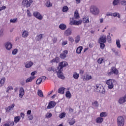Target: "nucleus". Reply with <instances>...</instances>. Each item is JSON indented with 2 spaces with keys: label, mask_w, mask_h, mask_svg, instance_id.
Listing matches in <instances>:
<instances>
[{
  "label": "nucleus",
  "mask_w": 126,
  "mask_h": 126,
  "mask_svg": "<svg viewBox=\"0 0 126 126\" xmlns=\"http://www.w3.org/2000/svg\"><path fill=\"white\" fill-rule=\"evenodd\" d=\"M67 64L66 62H62L59 63V66L57 67V69H52V70H53L54 72L57 73V75L59 78H61V79H64V76L62 71H63V68L66 66Z\"/></svg>",
  "instance_id": "obj_1"
},
{
  "label": "nucleus",
  "mask_w": 126,
  "mask_h": 126,
  "mask_svg": "<svg viewBox=\"0 0 126 126\" xmlns=\"http://www.w3.org/2000/svg\"><path fill=\"white\" fill-rule=\"evenodd\" d=\"M95 90L96 92L98 93H102V94H104L105 89L103 86L101 84H97L94 86Z\"/></svg>",
  "instance_id": "obj_2"
},
{
  "label": "nucleus",
  "mask_w": 126,
  "mask_h": 126,
  "mask_svg": "<svg viewBox=\"0 0 126 126\" xmlns=\"http://www.w3.org/2000/svg\"><path fill=\"white\" fill-rule=\"evenodd\" d=\"M90 12L94 14V15H98L100 13V11L97 7L91 6L90 7Z\"/></svg>",
  "instance_id": "obj_3"
},
{
  "label": "nucleus",
  "mask_w": 126,
  "mask_h": 126,
  "mask_svg": "<svg viewBox=\"0 0 126 126\" xmlns=\"http://www.w3.org/2000/svg\"><path fill=\"white\" fill-rule=\"evenodd\" d=\"M118 126H125V118L123 116H119L117 120Z\"/></svg>",
  "instance_id": "obj_4"
},
{
  "label": "nucleus",
  "mask_w": 126,
  "mask_h": 126,
  "mask_svg": "<svg viewBox=\"0 0 126 126\" xmlns=\"http://www.w3.org/2000/svg\"><path fill=\"white\" fill-rule=\"evenodd\" d=\"M116 82V81L114 79H110L106 81V84L108 86L109 89H113L114 88V84Z\"/></svg>",
  "instance_id": "obj_5"
},
{
  "label": "nucleus",
  "mask_w": 126,
  "mask_h": 126,
  "mask_svg": "<svg viewBox=\"0 0 126 126\" xmlns=\"http://www.w3.org/2000/svg\"><path fill=\"white\" fill-rule=\"evenodd\" d=\"M81 23H82V21L81 20L76 21L74 20V18H70L69 23L70 25H75L76 26H77L80 25Z\"/></svg>",
  "instance_id": "obj_6"
},
{
  "label": "nucleus",
  "mask_w": 126,
  "mask_h": 126,
  "mask_svg": "<svg viewBox=\"0 0 126 126\" xmlns=\"http://www.w3.org/2000/svg\"><path fill=\"white\" fill-rule=\"evenodd\" d=\"M33 2L32 0H23L22 4L24 6H26V7H30V6L31 4H32V3Z\"/></svg>",
  "instance_id": "obj_7"
},
{
  "label": "nucleus",
  "mask_w": 126,
  "mask_h": 126,
  "mask_svg": "<svg viewBox=\"0 0 126 126\" xmlns=\"http://www.w3.org/2000/svg\"><path fill=\"white\" fill-rule=\"evenodd\" d=\"M33 16L35 17V18H37V19H38V20H42L44 17L38 11L33 12Z\"/></svg>",
  "instance_id": "obj_8"
},
{
  "label": "nucleus",
  "mask_w": 126,
  "mask_h": 126,
  "mask_svg": "<svg viewBox=\"0 0 126 126\" xmlns=\"http://www.w3.org/2000/svg\"><path fill=\"white\" fill-rule=\"evenodd\" d=\"M46 77L45 76H42L40 78H38L36 81V84L37 85H39L42 83V82H44L45 80H46Z\"/></svg>",
  "instance_id": "obj_9"
},
{
  "label": "nucleus",
  "mask_w": 126,
  "mask_h": 126,
  "mask_svg": "<svg viewBox=\"0 0 126 126\" xmlns=\"http://www.w3.org/2000/svg\"><path fill=\"white\" fill-rule=\"evenodd\" d=\"M113 73H114V74H119V70L117 69L115 67H113L111 68V71L108 73V75H111V74H113Z\"/></svg>",
  "instance_id": "obj_10"
},
{
  "label": "nucleus",
  "mask_w": 126,
  "mask_h": 126,
  "mask_svg": "<svg viewBox=\"0 0 126 126\" xmlns=\"http://www.w3.org/2000/svg\"><path fill=\"white\" fill-rule=\"evenodd\" d=\"M5 48L7 51H10L11 49H12V44L9 42H7L4 43Z\"/></svg>",
  "instance_id": "obj_11"
},
{
  "label": "nucleus",
  "mask_w": 126,
  "mask_h": 126,
  "mask_svg": "<svg viewBox=\"0 0 126 126\" xmlns=\"http://www.w3.org/2000/svg\"><path fill=\"white\" fill-rule=\"evenodd\" d=\"M15 107V104L14 103L12 104L11 105L9 106L8 107L5 108V111L6 113H9L10 111H12L13 110V108Z\"/></svg>",
  "instance_id": "obj_12"
},
{
  "label": "nucleus",
  "mask_w": 126,
  "mask_h": 126,
  "mask_svg": "<svg viewBox=\"0 0 126 126\" xmlns=\"http://www.w3.org/2000/svg\"><path fill=\"white\" fill-rule=\"evenodd\" d=\"M83 81H88L90 79H92V76L90 75L87 74L86 76H84L82 77Z\"/></svg>",
  "instance_id": "obj_13"
},
{
  "label": "nucleus",
  "mask_w": 126,
  "mask_h": 126,
  "mask_svg": "<svg viewBox=\"0 0 126 126\" xmlns=\"http://www.w3.org/2000/svg\"><path fill=\"white\" fill-rule=\"evenodd\" d=\"M31 113H32V111H31V110H28L27 112V115L29 116L28 119L29 120H30V121H32V120L34 119V116H33L32 114H31Z\"/></svg>",
  "instance_id": "obj_14"
},
{
  "label": "nucleus",
  "mask_w": 126,
  "mask_h": 126,
  "mask_svg": "<svg viewBox=\"0 0 126 126\" xmlns=\"http://www.w3.org/2000/svg\"><path fill=\"white\" fill-rule=\"evenodd\" d=\"M24 94H25V92L24 91V89L21 87L19 90V96L20 98H22L23 96H24Z\"/></svg>",
  "instance_id": "obj_15"
},
{
  "label": "nucleus",
  "mask_w": 126,
  "mask_h": 126,
  "mask_svg": "<svg viewBox=\"0 0 126 126\" xmlns=\"http://www.w3.org/2000/svg\"><path fill=\"white\" fill-rule=\"evenodd\" d=\"M107 42V37L106 36H101L98 39V43H106Z\"/></svg>",
  "instance_id": "obj_16"
},
{
  "label": "nucleus",
  "mask_w": 126,
  "mask_h": 126,
  "mask_svg": "<svg viewBox=\"0 0 126 126\" xmlns=\"http://www.w3.org/2000/svg\"><path fill=\"white\" fill-rule=\"evenodd\" d=\"M68 54V51L67 50H64L63 53L60 54L61 59H65L66 58V55Z\"/></svg>",
  "instance_id": "obj_17"
},
{
  "label": "nucleus",
  "mask_w": 126,
  "mask_h": 126,
  "mask_svg": "<svg viewBox=\"0 0 126 126\" xmlns=\"http://www.w3.org/2000/svg\"><path fill=\"white\" fill-rule=\"evenodd\" d=\"M67 122L70 126H73L75 124V119L74 118H70L68 120Z\"/></svg>",
  "instance_id": "obj_18"
},
{
  "label": "nucleus",
  "mask_w": 126,
  "mask_h": 126,
  "mask_svg": "<svg viewBox=\"0 0 126 126\" xmlns=\"http://www.w3.org/2000/svg\"><path fill=\"white\" fill-rule=\"evenodd\" d=\"M56 102L54 101H51L49 102L48 106H47V109H52V108H54L55 106H56Z\"/></svg>",
  "instance_id": "obj_19"
},
{
  "label": "nucleus",
  "mask_w": 126,
  "mask_h": 126,
  "mask_svg": "<svg viewBox=\"0 0 126 126\" xmlns=\"http://www.w3.org/2000/svg\"><path fill=\"white\" fill-rule=\"evenodd\" d=\"M45 5L46 7H52L53 6V3L51 2L50 0H47L45 2Z\"/></svg>",
  "instance_id": "obj_20"
},
{
  "label": "nucleus",
  "mask_w": 126,
  "mask_h": 126,
  "mask_svg": "<svg viewBox=\"0 0 126 126\" xmlns=\"http://www.w3.org/2000/svg\"><path fill=\"white\" fill-rule=\"evenodd\" d=\"M5 80H6V79L4 77L1 78L0 79V87H2V86L4 85V84L5 83Z\"/></svg>",
  "instance_id": "obj_21"
},
{
  "label": "nucleus",
  "mask_w": 126,
  "mask_h": 126,
  "mask_svg": "<svg viewBox=\"0 0 126 126\" xmlns=\"http://www.w3.org/2000/svg\"><path fill=\"white\" fill-rule=\"evenodd\" d=\"M72 33L71 29L69 28L64 32V34L66 36H70V34Z\"/></svg>",
  "instance_id": "obj_22"
},
{
  "label": "nucleus",
  "mask_w": 126,
  "mask_h": 126,
  "mask_svg": "<svg viewBox=\"0 0 126 126\" xmlns=\"http://www.w3.org/2000/svg\"><path fill=\"white\" fill-rule=\"evenodd\" d=\"M29 35V32L27 31H24L22 33V36L23 38H27Z\"/></svg>",
  "instance_id": "obj_23"
},
{
  "label": "nucleus",
  "mask_w": 126,
  "mask_h": 126,
  "mask_svg": "<svg viewBox=\"0 0 126 126\" xmlns=\"http://www.w3.org/2000/svg\"><path fill=\"white\" fill-rule=\"evenodd\" d=\"M104 121V119L102 117H98L96 119L95 122L97 124H102L103 122Z\"/></svg>",
  "instance_id": "obj_24"
},
{
  "label": "nucleus",
  "mask_w": 126,
  "mask_h": 126,
  "mask_svg": "<svg viewBox=\"0 0 126 126\" xmlns=\"http://www.w3.org/2000/svg\"><path fill=\"white\" fill-rule=\"evenodd\" d=\"M34 79H35V76H31L28 78L26 80V83H29V82H32V81H33V80H34Z\"/></svg>",
  "instance_id": "obj_25"
},
{
  "label": "nucleus",
  "mask_w": 126,
  "mask_h": 126,
  "mask_svg": "<svg viewBox=\"0 0 126 126\" xmlns=\"http://www.w3.org/2000/svg\"><path fill=\"white\" fill-rule=\"evenodd\" d=\"M125 102H126V94L124 97L120 98L119 100V103H120V104H123V103H125Z\"/></svg>",
  "instance_id": "obj_26"
},
{
  "label": "nucleus",
  "mask_w": 126,
  "mask_h": 126,
  "mask_svg": "<svg viewBox=\"0 0 126 126\" xmlns=\"http://www.w3.org/2000/svg\"><path fill=\"white\" fill-rule=\"evenodd\" d=\"M33 62H27L26 65H25V67H26V68H29L30 67H31V66H32V65H33Z\"/></svg>",
  "instance_id": "obj_27"
},
{
  "label": "nucleus",
  "mask_w": 126,
  "mask_h": 126,
  "mask_svg": "<svg viewBox=\"0 0 126 126\" xmlns=\"http://www.w3.org/2000/svg\"><path fill=\"white\" fill-rule=\"evenodd\" d=\"M50 63H60V58L56 57V58L51 60Z\"/></svg>",
  "instance_id": "obj_28"
},
{
  "label": "nucleus",
  "mask_w": 126,
  "mask_h": 126,
  "mask_svg": "<svg viewBox=\"0 0 126 126\" xmlns=\"http://www.w3.org/2000/svg\"><path fill=\"white\" fill-rule=\"evenodd\" d=\"M65 88H64V87H61L60 88L58 89V93H59L60 94H64V90H65Z\"/></svg>",
  "instance_id": "obj_29"
},
{
  "label": "nucleus",
  "mask_w": 126,
  "mask_h": 126,
  "mask_svg": "<svg viewBox=\"0 0 126 126\" xmlns=\"http://www.w3.org/2000/svg\"><path fill=\"white\" fill-rule=\"evenodd\" d=\"M82 50H83V47L82 46H79L77 48L76 52L78 55H79L80 54H81V52L82 51Z\"/></svg>",
  "instance_id": "obj_30"
},
{
  "label": "nucleus",
  "mask_w": 126,
  "mask_h": 126,
  "mask_svg": "<svg viewBox=\"0 0 126 126\" xmlns=\"http://www.w3.org/2000/svg\"><path fill=\"white\" fill-rule=\"evenodd\" d=\"M20 120H21L20 116H16L14 117V122L15 124H17V123H19Z\"/></svg>",
  "instance_id": "obj_31"
},
{
  "label": "nucleus",
  "mask_w": 126,
  "mask_h": 126,
  "mask_svg": "<svg viewBox=\"0 0 126 126\" xmlns=\"http://www.w3.org/2000/svg\"><path fill=\"white\" fill-rule=\"evenodd\" d=\"M71 94L70 93V92L69 91H66L65 93V97L67 99H70L71 98Z\"/></svg>",
  "instance_id": "obj_32"
},
{
  "label": "nucleus",
  "mask_w": 126,
  "mask_h": 126,
  "mask_svg": "<svg viewBox=\"0 0 126 126\" xmlns=\"http://www.w3.org/2000/svg\"><path fill=\"white\" fill-rule=\"evenodd\" d=\"M83 22L84 23H89V17L85 16L83 18Z\"/></svg>",
  "instance_id": "obj_33"
},
{
  "label": "nucleus",
  "mask_w": 126,
  "mask_h": 126,
  "mask_svg": "<svg viewBox=\"0 0 126 126\" xmlns=\"http://www.w3.org/2000/svg\"><path fill=\"white\" fill-rule=\"evenodd\" d=\"M59 28L61 30H65V29H66V25L63 24H61L59 25Z\"/></svg>",
  "instance_id": "obj_34"
},
{
  "label": "nucleus",
  "mask_w": 126,
  "mask_h": 126,
  "mask_svg": "<svg viewBox=\"0 0 126 126\" xmlns=\"http://www.w3.org/2000/svg\"><path fill=\"white\" fill-rule=\"evenodd\" d=\"M92 106L93 108H98V107H99V103H98V101H95L94 102H93Z\"/></svg>",
  "instance_id": "obj_35"
},
{
  "label": "nucleus",
  "mask_w": 126,
  "mask_h": 126,
  "mask_svg": "<svg viewBox=\"0 0 126 126\" xmlns=\"http://www.w3.org/2000/svg\"><path fill=\"white\" fill-rule=\"evenodd\" d=\"M44 34H40L36 36V39L37 41H41L42 39H43V36Z\"/></svg>",
  "instance_id": "obj_36"
},
{
  "label": "nucleus",
  "mask_w": 126,
  "mask_h": 126,
  "mask_svg": "<svg viewBox=\"0 0 126 126\" xmlns=\"http://www.w3.org/2000/svg\"><path fill=\"white\" fill-rule=\"evenodd\" d=\"M116 46L118 49H121L122 46L121 45V43L120 42V39H117L116 40Z\"/></svg>",
  "instance_id": "obj_37"
},
{
  "label": "nucleus",
  "mask_w": 126,
  "mask_h": 126,
  "mask_svg": "<svg viewBox=\"0 0 126 126\" xmlns=\"http://www.w3.org/2000/svg\"><path fill=\"white\" fill-rule=\"evenodd\" d=\"M73 78H74V79H78V78H79V74L76 72L73 73Z\"/></svg>",
  "instance_id": "obj_38"
},
{
  "label": "nucleus",
  "mask_w": 126,
  "mask_h": 126,
  "mask_svg": "<svg viewBox=\"0 0 126 126\" xmlns=\"http://www.w3.org/2000/svg\"><path fill=\"white\" fill-rule=\"evenodd\" d=\"M120 2H121V0H114L113 1V5H118V4H120Z\"/></svg>",
  "instance_id": "obj_39"
},
{
  "label": "nucleus",
  "mask_w": 126,
  "mask_h": 126,
  "mask_svg": "<svg viewBox=\"0 0 126 126\" xmlns=\"http://www.w3.org/2000/svg\"><path fill=\"white\" fill-rule=\"evenodd\" d=\"M17 21H18V19H17V18H15L14 19H11L10 20V23H16V22H17Z\"/></svg>",
  "instance_id": "obj_40"
},
{
  "label": "nucleus",
  "mask_w": 126,
  "mask_h": 126,
  "mask_svg": "<svg viewBox=\"0 0 126 126\" xmlns=\"http://www.w3.org/2000/svg\"><path fill=\"white\" fill-rule=\"evenodd\" d=\"M112 16H114V17H118V18H121V15H120V13L118 12L112 13Z\"/></svg>",
  "instance_id": "obj_41"
},
{
  "label": "nucleus",
  "mask_w": 126,
  "mask_h": 126,
  "mask_svg": "<svg viewBox=\"0 0 126 126\" xmlns=\"http://www.w3.org/2000/svg\"><path fill=\"white\" fill-rule=\"evenodd\" d=\"M107 114L106 112H101L100 114V117L101 118H105V117H107Z\"/></svg>",
  "instance_id": "obj_42"
},
{
  "label": "nucleus",
  "mask_w": 126,
  "mask_h": 126,
  "mask_svg": "<svg viewBox=\"0 0 126 126\" xmlns=\"http://www.w3.org/2000/svg\"><path fill=\"white\" fill-rule=\"evenodd\" d=\"M74 17L76 19H78V18H79V14L77 11H76L74 12Z\"/></svg>",
  "instance_id": "obj_43"
},
{
  "label": "nucleus",
  "mask_w": 126,
  "mask_h": 126,
  "mask_svg": "<svg viewBox=\"0 0 126 126\" xmlns=\"http://www.w3.org/2000/svg\"><path fill=\"white\" fill-rule=\"evenodd\" d=\"M37 94L39 97H44V95L43 94V92L41 90H38L37 92Z\"/></svg>",
  "instance_id": "obj_44"
},
{
  "label": "nucleus",
  "mask_w": 126,
  "mask_h": 126,
  "mask_svg": "<svg viewBox=\"0 0 126 126\" xmlns=\"http://www.w3.org/2000/svg\"><path fill=\"white\" fill-rule=\"evenodd\" d=\"M59 118L60 119H63V118H65V113H62L60 115H59Z\"/></svg>",
  "instance_id": "obj_45"
},
{
  "label": "nucleus",
  "mask_w": 126,
  "mask_h": 126,
  "mask_svg": "<svg viewBox=\"0 0 126 126\" xmlns=\"http://www.w3.org/2000/svg\"><path fill=\"white\" fill-rule=\"evenodd\" d=\"M68 10V7H67V6H64L63 7V12H66Z\"/></svg>",
  "instance_id": "obj_46"
},
{
  "label": "nucleus",
  "mask_w": 126,
  "mask_h": 126,
  "mask_svg": "<svg viewBox=\"0 0 126 126\" xmlns=\"http://www.w3.org/2000/svg\"><path fill=\"white\" fill-rule=\"evenodd\" d=\"M75 42L77 44V43H79V41H80V36L79 35H77L76 37H75Z\"/></svg>",
  "instance_id": "obj_47"
},
{
  "label": "nucleus",
  "mask_w": 126,
  "mask_h": 126,
  "mask_svg": "<svg viewBox=\"0 0 126 126\" xmlns=\"http://www.w3.org/2000/svg\"><path fill=\"white\" fill-rule=\"evenodd\" d=\"M52 113H47L45 116V117L46 118V119H50V118H52Z\"/></svg>",
  "instance_id": "obj_48"
},
{
  "label": "nucleus",
  "mask_w": 126,
  "mask_h": 126,
  "mask_svg": "<svg viewBox=\"0 0 126 126\" xmlns=\"http://www.w3.org/2000/svg\"><path fill=\"white\" fill-rule=\"evenodd\" d=\"M11 90H13V88L12 87V86H9L8 87V88H7V90L6 91V92H7V93H8V92L9 91H11Z\"/></svg>",
  "instance_id": "obj_49"
},
{
  "label": "nucleus",
  "mask_w": 126,
  "mask_h": 126,
  "mask_svg": "<svg viewBox=\"0 0 126 126\" xmlns=\"http://www.w3.org/2000/svg\"><path fill=\"white\" fill-rule=\"evenodd\" d=\"M18 52V50L17 49H15L12 51V53L13 55H16Z\"/></svg>",
  "instance_id": "obj_50"
},
{
  "label": "nucleus",
  "mask_w": 126,
  "mask_h": 126,
  "mask_svg": "<svg viewBox=\"0 0 126 126\" xmlns=\"http://www.w3.org/2000/svg\"><path fill=\"white\" fill-rule=\"evenodd\" d=\"M3 35H4V33L3 32V30L1 29L0 30V37H3Z\"/></svg>",
  "instance_id": "obj_51"
},
{
  "label": "nucleus",
  "mask_w": 126,
  "mask_h": 126,
  "mask_svg": "<svg viewBox=\"0 0 126 126\" xmlns=\"http://www.w3.org/2000/svg\"><path fill=\"white\" fill-rule=\"evenodd\" d=\"M104 62V59L103 58H99L97 60V63H101Z\"/></svg>",
  "instance_id": "obj_52"
},
{
  "label": "nucleus",
  "mask_w": 126,
  "mask_h": 126,
  "mask_svg": "<svg viewBox=\"0 0 126 126\" xmlns=\"http://www.w3.org/2000/svg\"><path fill=\"white\" fill-rule=\"evenodd\" d=\"M100 49H104L105 48V44L103 42L99 43Z\"/></svg>",
  "instance_id": "obj_53"
},
{
  "label": "nucleus",
  "mask_w": 126,
  "mask_h": 126,
  "mask_svg": "<svg viewBox=\"0 0 126 126\" xmlns=\"http://www.w3.org/2000/svg\"><path fill=\"white\" fill-rule=\"evenodd\" d=\"M120 3L122 5H126V0H120Z\"/></svg>",
  "instance_id": "obj_54"
},
{
  "label": "nucleus",
  "mask_w": 126,
  "mask_h": 126,
  "mask_svg": "<svg viewBox=\"0 0 126 126\" xmlns=\"http://www.w3.org/2000/svg\"><path fill=\"white\" fill-rule=\"evenodd\" d=\"M27 13L29 17H31V12H30V11L29 9L27 10Z\"/></svg>",
  "instance_id": "obj_55"
},
{
  "label": "nucleus",
  "mask_w": 126,
  "mask_h": 126,
  "mask_svg": "<svg viewBox=\"0 0 126 126\" xmlns=\"http://www.w3.org/2000/svg\"><path fill=\"white\" fill-rule=\"evenodd\" d=\"M68 39H69V41H70L72 43V42H74V39H73V38H72L71 37H69Z\"/></svg>",
  "instance_id": "obj_56"
},
{
  "label": "nucleus",
  "mask_w": 126,
  "mask_h": 126,
  "mask_svg": "<svg viewBox=\"0 0 126 126\" xmlns=\"http://www.w3.org/2000/svg\"><path fill=\"white\" fill-rule=\"evenodd\" d=\"M62 45L63 46H65V45H67V41L65 40L63 41Z\"/></svg>",
  "instance_id": "obj_57"
},
{
  "label": "nucleus",
  "mask_w": 126,
  "mask_h": 126,
  "mask_svg": "<svg viewBox=\"0 0 126 126\" xmlns=\"http://www.w3.org/2000/svg\"><path fill=\"white\" fill-rule=\"evenodd\" d=\"M107 40H108L109 43H111V41L112 40V38H111L110 36H107Z\"/></svg>",
  "instance_id": "obj_58"
},
{
  "label": "nucleus",
  "mask_w": 126,
  "mask_h": 126,
  "mask_svg": "<svg viewBox=\"0 0 126 126\" xmlns=\"http://www.w3.org/2000/svg\"><path fill=\"white\" fill-rule=\"evenodd\" d=\"M20 116H21V118H22V119H24V117H25V114H24V113H21V114H20Z\"/></svg>",
  "instance_id": "obj_59"
},
{
  "label": "nucleus",
  "mask_w": 126,
  "mask_h": 126,
  "mask_svg": "<svg viewBox=\"0 0 126 126\" xmlns=\"http://www.w3.org/2000/svg\"><path fill=\"white\" fill-rule=\"evenodd\" d=\"M36 73H37V72H36V71L32 72L31 73V75H32V76H34V75H35V74Z\"/></svg>",
  "instance_id": "obj_60"
},
{
  "label": "nucleus",
  "mask_w": 126,
  "mask_h": 126,
  "mask_svg": "<svg viewBox=\"0 0 126 126\" xmlns=\"http://www.w3.org/2000/svg\"><path fill=\"white\" fill-rule=\"evenodd\" d=\"M6 8V7L3 6H2V7H0V10H3V9H5Z\"/></svg>",
  "instance_id": "obj_61"
},
{
  "label": "nucleus",
  "mask_w": 126,
  "mask_h": 126,
  "mask_svg": "<svg viewBox=\"0 0 126 126\" xmlns=\"http://www.w3.org/2000/svg\"><path fill=\"white\" fill-rule=\"evenodd\" d=\"M103 22H104V19L103 18L99 19V23H103Z\"/></svg>",
  "instance_id": "obj_62"
},
{
  "label": "nucleus",
  "mask_w": 126,
  "mask_h": 126,
  "mask_svg": "<svg viewBox=\"0 0 126 126\" xmlns=\"http://www.w3.org/2000/svg\"><path fill=\"white\" fill-rule=\"evenodd\" d=\"M53 42L54 43H57V38L55 37L53 39Z\"/></svg>",
  "instance_id": "obj_63"
},
{
  "label": "nucleus",
  "mask_w": 126,
  "mask_h": 126,
  "mask_svg": "<svg viewBox=\"0 0 126 126\" xmlns=\"http://www.w3.org/2000/svg\"><path fill=\"white\" fill-rule=\"evenodd\" d=\"M10 126H14V122H13V121L11 122L10 124Z\"/></svg>",
  "instance_id": "obj_64"
}]
</instances>
